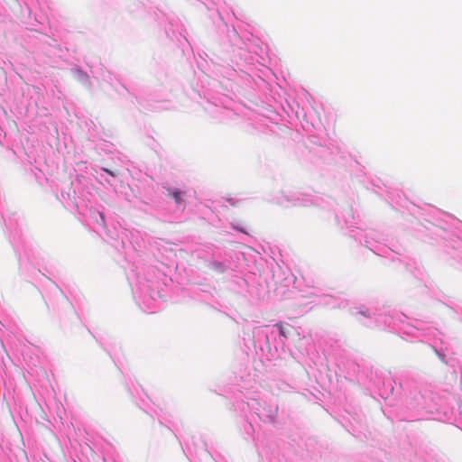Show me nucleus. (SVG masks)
I'll return each mask as SVG.
<instances>
[{
  "label": "nucleus",
  "instance_id": "f257e3e1",
  "mask_svg": "<svg viewBox=\"0 0 462 462\" xmlns=\"http://www.w3.org/2000/svg\"><path fill=\"white\" fill-rule=\"evenodd\" d=\"M166 190H167V196L172 198L174 199V201L176 202V204H180L181 202H183V198L185 196L184 191H181L178 189H171V188H167Z\"/></svg>",
  "mask_w": 462,
  "mask_h": 462
},
{
  "label": "nucleus",
  "instance_id": "f03ea898",
  "mask_svg": "<svg viewBox=\"0 0 462 462\" xmlns=\"http://www.w3.org/2000/svg\"><path fill=\"white\" fill-rule=\"evenodd\" d=\"M279 328V332L281 336L286 337L285 328H284V323L283 322H278L275 325Z\"/></svg>",
  "mask_w": 462,
  "mask_h": 462
},
{
  "label": "nucleus",
  "instance_id": "7ed1b4c3",
  "mask_svg": "<svg viewBox=\"0 0 462 462\" xmlns=\"http://www.w3.org/2000/svg\"><path fill=\"white\" fill-rule=\"evenodd\" d=\"M104 171H105L106 172H107L108 174H110V175H112V176H115V175H114V173H113L111 171H109V170H107V169H104Z\"/></svg>",
  "mask_w": 462,
  "mask_h": 462
}]
</instances>
